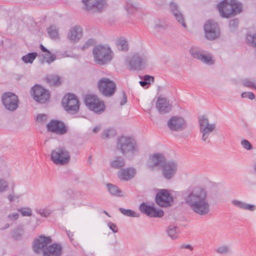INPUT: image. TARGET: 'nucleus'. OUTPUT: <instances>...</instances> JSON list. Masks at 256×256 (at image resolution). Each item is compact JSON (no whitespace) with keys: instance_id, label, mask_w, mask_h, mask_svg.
<instances>
[{"instance_id":"393cba45","label":"nucleus","mask_w":256,"mask_h":256,"mask_svg":"<svg viewBox=\"0 0 256 256\" xmlns=\"http://www.w3.org/2000/svg\"><path fill=\"white\" fill-rule=\"evenodd\" d=\"M156 108L160 114H165L170 110L172 106L166 98L158 96L156 103Z\"/></svg>"},{"instance_id":"0eeeda50","label":"nucleus","mask_w":256,"mask_h":256,"mask_svg":"<svg viewBox=\"0 0 256 256\" xmlns=\"http://www.w3.org/2000/svg\"><path fill=\"white\" fill-rule=\"evenodd\" d=\"M98 87L102 94L106 96H112L116 90L114 82L106 78H103L98 80Z\"/></svg>"},{"instance_id":"dca6fc26","label":"nucleus","mask_w":256,"mask_h":256,"mask_svg":"<svg viewBox=\"0 0 256 256\" xmlns=\"http://www.w3.org/2000/svg\"><path fill=\"white\" fill-rule=\"evenodd\" d=\"M82 2L84 5V9L89 12H100L106 6L104 0H82Z\"/></svg>"},{"instance_id":"c03bdc74","label":"nucleus","mask_w":256,"mask_h":256,"mask_svg":"<svg viewBox=\"0 0 256 256\" xmlns=\"http://www.w3.org/2000/svg\"><path fill=\"white\" fill-rule=\"evenodd\" d=\"M238 24V18L231 20L229 22V26L232 30H234Z\"/></svg>"},{"instance_id":"69168bd1","label":"nucleus","mask_w":256,"mask_h":256,"mask_svg":"<svg viewBox=\"0 0 256 256\" xmlns=\"http://www.w3.org/2000/svg\"><path fill=\"white\" fill-rule=\"evenodd\" d=\"M10 226V225L8 224H6L5 228H8Z\"/></svg>"},{"instance_id":"79ce46f5","label":"nucleus","mask_w":256,"mask_h":256,"mask_svg":"<svg viewBox=\"0 0 256 256\" xmlns=\"http://www.w3.org/2000/svg\"><path fill=\"white\" fill-rule=\"evenodd\" d=\"M8 187V182L4 179L0 178V192L6 191Z\"/></svg>"},{"instance_id":"e433bc0d","label":"nucleus","mask_w":256,"mask_h":256,"mask_svg":"<svg viewBox=\"0 0 256 256\" xmlns=\"http://www.w3.org/2000/svg\"><path fill=\"white\" fill-rule=\"evenodd\" d=\"M116 134V131L114 128H108L104 130L102 138L103 139H106L112 138Z\"/></svg>"},{"instance_id":"473e14b6","label":"nucleus","mask_w":256,"mask_h":256,"mask_svg":"<svg viewBox=\"0 0 256 256\" xmlns=\"http://www.w3.org/2000/svg\"><path fill=\"white\" fill-rule=\"evenodd\" d=\"M108 188L110 193L113 196H121L122 191L118 186L112 184H107Z\"/></svg>"},{"instance_id":"a211bd4d","label":"nucleus","mask_w":256,"mask_h":256,"mask_svg":"<svg viewBox=\"0 0 256 256\" xmlns=\"http://www.w3.org/2000/svg\"><path fill=\"white\" fill-rule=\"evenodd\" d=\"M32 96L34 99L41 104L46 102L50 98V94L48 90L44 88L42 86L36 85L32 87Z\"/></svg>"},{"instance_id":"3c124183","label":"nucleus","mask_w":256,"mask_h":256,"mask_svg":"<svg viewBox=\"0 0 256 256\" xmlns=\"http://www.w3.org/2000/svg\"><path fill=\"white\" fill-rule=\"evenodd\" d=\"M108 226L109 227V228L114 233H116L118 232V229L117 226L116 224L114 223H112V222H109L108 224Z\"/></svg>"},{"instance_id":"338daca9","label":"nucleus","mask_w":256,"mask_h":256,"mask_svg":"<svg viewBox=\"0 0 256 256\" xmlns=\"http://www.w3.org/2000/svg\"><path fill=\"white\" fill-rule=\"evenodd\" d=\"M254 170L256 172V164H254Z\"/></svg>"},{"instance_id":"774afa93","label":"nucleus","mask_w":256,"mask_h":256,"mask_svg":"<svg viewBox=\"0 0 256 256\" xmlns=\"http://www.w3.org/2000/svg\"><path fill=\"white\" fill-rule=\"evenodd\" d=\"M255 90H256V89Z\"/></svg>"},{"instance_id":"09e8293b","label":"nucleus","mask_w":256,"mask_h":256,"mask_svg":"<svg viewBox=\"0 0 256 256\" xmlns=\"http://www.w3.org/2000/svg\"><path fill=\"white\" fill-rule=\"evenodd\" d=\"M126 8L128 13H132L136 10V7L130 2H128L126 6Z\"/></svg>"},{"instance_id":"e2e57ef3","label":"nucleus","mask_w":256,"mask_h":256,"mask_svg":"<svg viewBox=\"0 0 256 256\" xmlns=\"http://www.w3.org/2000/svg\"><path fill=\"white\" fill-rule=\"evenodd\" d=\"M100 126H96L93 128L92 132L94 133H96L98 131L100 130Z\"/></svg>"},{"instance_id":"f8f14e48","label":"nucleus","mask_w":256,"mask_h":256,"mask_svg":"<svg viewBox=\"0 0 256 256\" xmlns=\"http://www.w3.org/2000/svg\"><path fill=\"white\" fill-rule=\"evenodd\" d=\"M2 101L6 108L10 111H14L18 106V96L11 92L4 94Z\"/></svg>"},{"instance_id":"5fc2aeb1","label":"nucleus","mask_w":256,"mask_h":256,"mask_svg":"<svg viewBox=\"0 0 256 256\" xmlns=\"http://www.w3.org/2000/svg\"><path fill=\"white\" fill-rule=\"evenodd\" d=\"M127 102V96L124 92H122V99L120 102V105L123 106L126 104Z\"/></svg>"},{"instance_id":"20e7f679","label":"nucleus","mask_w":256,"mask_h":256,"mask_svg":"<svg viewBox=\"0 0 256 256\" xmlns=\"http://www.w3.org/2000/svg\"><path fill=\"white\" fill-rule=\"evenodd\" d=\"M92 53L95 62L100 65L108 63L112 58V52L108 47L98 46L94 48Z\"/></svg>"},{"instance_id":"6ab92c4d","label":"nucleus","mask_w":256,"mask_h":256,"mask_svg":"<svg viewBox=\"0 0 256 256\" xmlns=\"http://www.w3.org/2000/svg\"><path fill=\"white\" fill-rule=\"evenodd\" d=\"M140 210L144 214L150 218H162L164 216V211L159 208H156L152 206H150L142 202L139 206Z\"/></svg>"},{"instance_id":"39448f33","label":"nucleus","mask_w":256,"mask_h":256,"mask_svg":"<svg viewBox=\"0 0 256 256\" xmlns=\"http://www.w3.org/2000/svg\"><path fill=\"white\" fill-rule=\"evenodd\" d=\"M116 148L124 154L138 150L136 141L132 138L126 136H121L118 138Z\"/></svg>"},{"instance_id":"f704fd0d","label":"nucleus","mask_w":256,"mask_h":256,"mask_svg":"<svg viewBox=\"0 0 256 256\" xmlns=\"http://www.w3.org/2000/svg\"><path fill=\"white\" fill-rule=\"evenodd\" d=\"M215 251L220 254H227L231 252V248L228 245H222L218 247Z\"/></svg>"},{"instance_id":"680f3d73","label":"nucleus","mask_w":256,"mask_h":256,"mask_svg":"<svg viewBox=\"0 0 256 256\" xmlns=\"http://www.w3.org/2000/svg\"><path fill=\"white\" fill-rule=\"evenodd\" d=\"M14 194H10L8 196V198L10 202H12L14 200Z\"/></svg>"},{"instance_id":"7ed1b4c3","label":"nucleus","mask_w":256,"mask_h":256,"mask_svg":"<svg viewBox=\"0 0 256 256\" xmlns=\"http://www.w3.org/2000/svg\"><path fill=\"white\" fill-rule=\"evenodd\" d=\"M200 132L202 134V140L208 143L210 142V138L214 131L216 130L215 123L210 124L208 118L202 116L198 118Z\"/></svg>"},{"instance_id":"4c0bfd02","label":"nucleus","mask_w":256,"mask_h":256,"mask_svg":"<svg viewBox=\"0 0 256 256\" xmlns=\"http://www.w3.org/2000/svg\"><path fill=\"white\" fill-rule=\"evenodd\" d=\"M47 31L51 38L56 39L58 38V30L55 26H50Z\"/></svg>"},{"instance_id":"37998d69","label":"nucleus","mask_w":256,"mask_h":256,"mask_svg":"<svg viewBox=\"0 0 256 256\" xmlns=\"http://www.w3.org/2000/svg\"><path fill=\"white\" fill-rule=\"evenodd\" d=\"M36 212L45 218L48 216L50 214V211L46 208L36 210Z\"/></svg>"},{"instance_id":"7c9ffc66","label":"nucleus","mask_w":256,"mask_h":256,"mask_svg":"<svg viewBox=\"0 0 256 256\" xmlns=\"http://www.w3.org/2000/svg\"><path fill=\"white\" fill-rule=\"evenodd\" d=\"M116 48L119 50L126 52L128 49L127 40L122 38H120L116 41Z\"/></svg>"},{"instance_id":"a18cd8bd","label":"nucleus","mask_w":256,"mask_h":256,"mask_svg":"<svg viewBox=\"0 0 256 256\" xmlns=\"http://www.w3.org/2000/svg\"><path fill=\"white\" fill-rule=\"evenodd\" d=\"M94 40L93 39L88 40L82 47V50H84L89 47L92 46L94 44Z\"/></svg>"},{"instance_id":"603ef678","label":"nucleus","mask_w":256,"mask_h":256,"mask_svg":"<svg viewBox=\"0 0 256 256\" xmlns=\"http://www.w3.org/2000/svg\"><path fill=\"white\" fill-rule=\"evenodd\" d=\"M18 216H19V215L18 213L14 212V213L10 214L8 216V218L9 220H16L18 219Z\"/></svg>"},{"instance_id":"a19ab883","label":"nucleus","mask_w":256,"mask_h":256,"mask_svg":"<svg viewBox=\"0 0 256 256\" xmlns=\"http://www.w3.org/2000/svg\"><path fill=\"white\" fill-rule=\"evenodd\" d=\"M44 57L48 64H50L56 59V55L52 53L51 54H45Z\"/></svg>"},{"instance_id":"2f4dec72","label":"nucleus","mask_w":256,"mask_h":256,"mask_svg":"<svg viewBox=\"0 0 256 256\" xmlns=\"http://www.w3.org/2000/svg\"><path fill=\"white\" fill-rule=\"evenodd\" d=\"M179 232V228L173 225L168 226L167 229V233L170 237L172 239L176 238H178V234Z\"/></svg>"},{"instance_id":"4d7b16f0","label":"nucleus","mask_w":256,"mask_h":256,"mask_svg":"<svg viewBox=\"0 0 256 256\" xmlns=\"http://www.w3.org/2000/svg\"><path fill=\"white\" fill-rule=\"evenodd\" d=\"M40 48L42 51L43 52H46L48 54H51V52L47 48H46L42 44H40Z\"/></svg>"},{"instance_id":"a878e982","label":"nucleus","mask_w":256,"mask_h":256,"mask_svg":"<svg viewBox=\"0 0 256 256\" xmlns=\"http://www.w3.org/2000/svg\"><path fill=\"white\" fill-rule=\"evenodd\" d=\"M82 36V29L80 26H75L72 28L68 34V38L72 42L79 40Z\"/></svg>"},{"instance_id":"052dcab7","label":"nucleus","mask_w":256,"mask_h":256,"mask_svg":"<svg viewBox=\"0 0 256 256\" xmlns=\"http://www.w3.org/2000/svg\"><path fill=\"white\" fill-rule=\"evenodd\" d=\"M140 85L142 86V87H144L146 86V85H148L146 83V82L144 80H140V82H139Z\"/></svg>"},{"instance_id":"423d86ee","label":"nucleus","mask_w":256,"mask_h":256,"mask_svg":"<svg viewBox=\"0 0 256 256\" xmlns=\"http://www.w3.org/2000/svg\"><path fill=\"white\" fill-rule=\"evenodd\" d=\"M51 160L56 165H65L70 160V154L65 148H57L52 152Z\"/></svg>"},{"instance_id":"9d476101","label":"nucleus","mask_w":256,"mask_h":256,"mask_svg":"<svg viewBox=\"0 0 256 256\" xmlns=\"http://www.w3.org/2000/svg\"><path fill=\"white\" fill-rule=\"evenodd\" d=\"M84 102L87 107L96 113H100L104 111L105 106L104 102L100 100L94 95H87L84 98Z\"/></svg>"},{"instance_id":"58836bf2","label":"nucleus","mask_w":256,"mask_h":256,"mask_svg":"<svg viewBox=\"0 0 256 256\" xmlns=\"http://www.w3.org/2000/svg\"><path fill=\"white\" fill-rule=\"evenodd\" d=\"M23 216H29L32 215V210L30 208L24 207L18 209Z\"/></svg>"},{"instance_id":"cd10ccee","label":"nucleus","mask_w":256,"mask_h":256,"mask_svg":"<svg viewBox=\"0 0 256 256\" xmlns=\"http://www.w3.org/2000/svg\"><path fill=\"white\" fill-rule=\"evenodd\" d=\"M232 203L235 206L242 210H248L251 212H253L256 210V206L254 205L246 204L239 200H232Z\"/></svg>"},{"instance_id":"de8ad7c7","label":"nucleus","mask_w":256,"mask_h":256,"mask_svg":"<svg viewBox=\"0 0 256 256\" xmlns=\"http://www.w3.org/2000/svg\"><path fill=\"white\" fill-rule=\"evenodd\" d=\"M241 144L242 147L246 150H250L252 148V146L250 143L246 140H242L241 141Z\"/></svg>"},{"instance_id":"13d9d810","label":"nucleus","mask_w":256,"mask_h":256,"mask_svg":"<svg viewBox=\"0 0 256 256\" xmlns=\"http://www.w3.org/2000/svg\"><path fill=\"white\" fill-rule=\"evenodd\" d=\"M12 237L14 239H18L20 237V234L17 232V230H14L12 232Z\"/></svg>"},{"instance_id":"1a4fd4ad","label":"nucleus","mask_w":256,"mask_h":256,"mask_svg":"<svg viewBox=\"0 0 256 256\" xmlns=\"http://www.w3.org/2000/svg\"><path fill=\"white\" fill-rule=\"evenodd\" d=\"M146 60L147 58L146 56L135 53L128 58L127 62L130 70H140L144 68Z\"/></svg>"},{"instance_id":"4468645a","label":"nucleus","mask_w":256,"mask_h":256,"mask_svg":"<svg viewBox=\"0 0 256 256\" xmlns=\"http://www.w3.org/2000/svg\"><path fill=\"white\" fill-rule=\"evenodd\" d=\"M46 128L48 132L60 136L66 134L68 130V128L65 124L63 122L57 120H51L47 124Z\"/></svg>"},{"instance_id":"ea45409f","label":"nucleus","mask_w":256,"mask_h":256,"mask_svg":"<svg viewBox=\"0 0 256 256\" xmlns=\"http://www.w3.org/2000/svg\"><path fill=\"white\" fill-rule=\"evenodd\" d=\"M242 84L245 86L256 89V84L255 83L248 78L244 79L242 80Z\"/></svg>"},{"instance_id":"412c9836","label":"nucleus","mask_w":256,"mask_h":256,"mask_svg":"<svg viewBox=\"0 0 256 256\" xmlns=\"http://www.w3.org/2000/svg\"><path fill=\"white\" fill-rule=\"evenodd\" d=\"M168 126L171 130L180 131L186 128V124L182 118L174 116L168 122Z\"/></svg>"},{"instance_id":"8fccbe9b","label":"nucleus","mask_w":256,"mask_h":256,"mask_svg":"<svg viewBox=\"0 0 256 256\" xmlns=\"http://www.w3.org/2000/svg\"><path fill=\"white\" fill-rule=\"evenodd\" d=\"M144 80L146 82L147 84L149 85L151 84V82L152 83L154 82V77L149 75H145L144 77Z\"/></svg>"},{"instance_id":"ddd939ff","label":"nucleus","mask_w":256,"mask_h":256,"mask_svg":"<svg viewBox=\"0 0 256 256\" xmlns=\"http://www.w3.org/2000/svg\"><path fill=\"white\" fill-rule=\"evenodd\" d=\"M190 53L194 58L199 60L205 64H214V60H212V56L199 48L192 47L190 50Z\"/></svg>"},{"instance_id":"bb28decb","label":"nucleus","mask_w":256,"mask_h":256,"mask_svg":"<svg viewBox=\"0 0 256 256\" xmlns=\"http://www.w3.org/2000/svg\"><path fill=\"white\" fill-rule=\"evenodd\" d=\"M136 174V172L134 168H122L118 172V176L120 180L128 181L132 179L134 176Z\"/></svg>"},{"instance_id":"2eb2a0df","label":"nucleus","mask_w":256,"mask_h":256,"mask_svg":"<svg viewBox=\"0 0 256 256\" xmlns=\"http://www.w3.org/2000/svg\"><path fill=\"white\" fill-rule=\"evenodd\" d=\"M206 37L209 40H213L220 36V29L216 22L209 20L204 25Z\"/></svg>"},{"instance_id":"f257e3e1","label":"nucleus","mask_w":256,"mask_h":256,"mask_svg":"<svg viewBox=\"0 0 256 256\" xmlns=\"http://www.w3.org/2000/svg\"><path fill=\"white\" fill-rule=\"evenodd\" d=\"M184 202L194 212L200 216H207L210 212V204L206 190L200 186H190L184 191Z\"/></svg>"},{"instance_id":"6e6d98bb","label":"nucleus","mask_w":256,"mask_h":256,"mask_svg":"<svg viewBox=\"0 0 256 256\" xmlns=\"http://www.w3.org/2000/svg\"><path fill=\"white\" fill-rule=\"evenodd\" d=\"M179 248L180 249L188 248V249L190 250H192L193 248L190 244H182V245H180L179 246Z\"/></svg>"},{"instance_id":"aec40b11","label":"nucleus","mask_w":256,"mask_h":256,"mask_svg":"<svg viewBox=\"0 0 256 256\" xmlns=\"http://www.w3.org/2000/svg\"><path fill=\"white\" fill-rule=\"evenodd\" d=\"M52 242V239L50 236H46L42 235L34 240L32 242V248L36 254H40L43 252L44 250L47 247V245Z\"/></svg>"},{"instance_id":"c756f323","label":"nucleus","mask_w":256,"mask_h":256,"mask_svg":"<svg viewBox=\"0 0 256 256\" xmlns=\"http://www.w3.org/2000/svg\"><path fill=\"white\" fill-rule=\"evenodd\" d=\"M45 80L50 86H58L61 84L60 77L57 75H48L46 77Z\"/></svg>"},{"instance_id":"9b49d317","label":"nucleus","mask_w":256,"mask_h":256,"mask_svg":"<svg viewBox=\"0 0 256 256\" xmlns=\"http://www.w3.org/2000/svg\"><path fill=\"white\" fill-rule=\"evenodd\" d=\"M156 202L160 206L166 208L172 205L174 199L168 190L160 189L156 194Z\"/></svg>"},{"instance_id":"f3484780","label":"nucleus","mask_w":256,"mask_h":256,"mask_svg":"<svg viewBox=\"0 0 256 256\" xmlns=\"http://www.w3.org/2000/svg\"><path fill=\"white\" fill-rule=\"evenodd\" d=\"M177 170L178 164L173 160L166 162L162 166V176L167 180H170L174 177Z\"/></svg>"},{"instance_id":"bf43d9fd","label":"nucleus","mask_w":256,"mask_h":256,"mask_svg":"<svg viewBox=\"0 0 256 256\" xmlns=\"http://www.w3.org/2000/svg\"><path fill=\"white\" fill-rule=\"evenodd\" d=\"M66 234H67L68 237L70 238V240H72V237L74 236L73 233L70 230H66Z\"/></svg>"},{"instance_id":"864d4df0","label":"nucleus","mask_w":256,"mask_h":256,"mask_svg":"<svg viewBox=\"0 0 256 256\" xmlns=\"http://www.w3.org/2000/svg\"><path fill=\"white\" fill-rule=\"evenodd\" d=\"M37 120L40 122H44L46 119V116L44 114H40L37 116Z\"/></svg>"},{"instance_id":"6e6552de","label":"nucleus","mask_w":256,"mask_h":256,"mask_svg":"<svg viewBox=\"0 0 256 256\" xmlns=\"http://www.w3.org/2000/svg\"><path fill=\"white\" fill-rule=\"evenodd\" d=\"M62 103L64 110L70 113L75 114L79 110L80 102L74 94H66L63 98Z\"/></svg>"},{"instance_id":"5701e85b","label":"nucleus","mask_w":256,"mask_h":256,"mask_svg":"<svg viewBox=\"0 0 256 256\" xmlns=\"http://www.w3.org/2000/svg\"><path fill=\"white\" fill-rule=\"evenodd\" d=\"M170 9L174 16L177 22L180 23L183 27L186 28V24L184 22V19L182 12L180 11L178 4L174 2L170 4Z\"/></svg>"},{"instance_id":"f03ea898","label":"nucleus","mask_w":256,"mask_h":256,"mask_svg":"<svg viewBox=\"0 0 256 256\" xmlns=\"http://www.w3.org/2000/svg\"><path fill=\"white\" fill-rule=\"evenodd\" d=\"M217 8L221 16L226 18L236 16L242 11L241 4L236 0H224L218 4Z\"/></svg>"},{"instance_id":"4be33fe9","label":"nucleus","mask_w":256,"mask_h":256,"mask_svg":"<svg viewBox=\"0 0 256 256\" xmlns=\"http://www.w3.org/2000/svg\"><path fill=\"white\" fill-rule=\"evenodd\" d=\"M62 254V246L59 243L51 244L43 250V256H60Z\"/></svg>"},{"instance_id":"72a5a7b5","label":"nucleus","mask_w":256,"mask_h":256,"mask_svg":"<svg viewBox=\"0 0 256 256\" xmlns=\"http://www.w3.org/2000/svg\"><path fill=\"white\" fill-rule=\"evenodd\" d=\"M38 56L36 52L28 53L22 56V60L26 64H32Z\"/></svg>"},{"instance_id":"0e129e2a","label":"nucleus","mask_w":256,"mask_h":256,"mask_svg":"<svg viewBox=\"0 0 256 256\" xmlns=\"http://www.w3.org/2000/svg\"><path fill=\"white\" fill-rule=\"evenodd\" d=\"M104 213L106 215H107L108 216L110 217V216L108 214V212L106 210L103 211Z\"/></svg>"},{"instance_id":"49530a36","label":"nucleus","mask_w":256,"mask_h":256,"mask_svg":"<svg viewBox=\"0 0 256 256\" xmlns=\"http://www.w3.org/2000/svg\"><path fill=\"white\" fill-rule=\"evenodd\" d=\"M241 96L242 98H248L250 100H253L255 98L254 94L250 92H242Z\"/></svg>"},{"instance_id":"c85d7f7f","label":"nucleus","mask_w":256,"mask_h":256,"mask_svg":"<svg viewBox=\"0 0 256 256\" xmlns=\"http://www.w3.org/2000/svg\"><path fill=\"white\" fill-rule=\"evenodd\" d=\"M125 165L124 160L121 156L115 157L110 162V166L114 169H120Z\"/></svg>"},{"instance_id":"b1692460","label":"nucleus","mask_w":256,"mask_h":256,"mask_svg":"<svg viewBox=\"0 0 256 256\" xmlns=\"http://www.w3.org/2000/svg\"><path fill=\"white\" fill-rule=\"evenodd\" d=\"M166 162V158L164 154H156L150 157L147 163V166L150 169H152L155 166L163 164Z\"/></svg>"},{"instance_id":"c9c22d12","label":"nucleus","mask_w":256,"mask_h":256,"mask_svg":"<svg viewBox=\"0 0 256 256\" xmlns=\"http://www.w3.org/2000/svg\"><path fill=\"white\" fill-rule=\"evenodd\" d=\"M119 210L122 214L124 215L132 216L134 218H138L140 216V214L134 211L131 210H126L124 208H120Z\"/></svg>"}]
</instances>
